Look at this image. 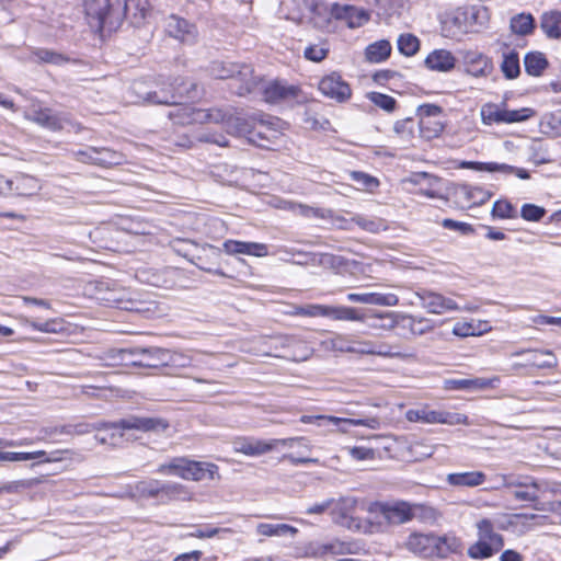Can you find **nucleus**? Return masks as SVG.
Returning <instances> with one entry per match:
<instances>
[{"label": "nucleus", "instance_id": "f257e3e1", "mask_svg": "<svg viewBox=\"0 0 561 561\" xmlns=\"http://www.w3.org/2000/svg\"><path fill=\"white\" fill-rule=\"evenodd\" d=\"M139 101L147 105H174L179 100H195L201 96L196 82L183 78L167 79L163 76L147 87L144 81H136L131 87Z\"/></svg>", "mask_w": 561, "mask_h": 561}, {"label": "nucleus", "instance_id": "f03ea898", "mask_svg": "<svg viewBox=\"0 0 561 561\" xmlns=\"http://www.w3.org/2000/svg\"><path fill=\"white\" fill-rule=\"evenodd\" d=\"M85 13L98 21V26L114 30L123 19L133 15L135 20L145 19L150 10L149 0H85Z\"/></svg>", "mask_w": 561, "mask_h": 561}, {"label": "nucleus", "instance_id": "7ed1b4c3", "mask_svg": "<svg viewBox=\"0 0 561 561\" xmlns=\"http://www.w3.org/2000/svg\"><path fill=\"white\" fill-rule=\"evenodd\" d=\"M210 73L216 79H231L230 89L239 96L251 93L259 83L257 78L253 76V68L247 64L214 61Z\"/></svg>", "mask_w": 561, "mask_h": 561}, {"label": "nucleus", "instance_id": "20e7f679", "mask_svg": "<svg viewBox=\"0 0 561 561\" xmlns=\"http://www.w3.org/2000/svg\"><path fill=\"white\" fill-rule=\"evenodd\" d=\"M279 124L278 118L259 111L245 115L237 113L236 115H229L227 119L229 130L239 135L248 134L251 136V140H254V137L266 138L263 129L276 131Z\"/></svg>", "mask_w": 561, "mask_h": 561}, {"label": "nucleus", "instance_id": "39448f33", "mask_svg": "<svg viewBox=\"0 0 561 561\" xmlns=\"http://www.w3.org/2000/svg\"><path fill=\"white\" fill-rule=\"evenodd\" d=\"M481 119L484 125L522 123L535 115L530 107L510 110L504 103H485L481 106Z\"/></svg>", "mask_w": 561, "mask_h": 561}, {"label": "nucleus", "instance_id": "423d86ee", "mask_svg": "<svg viewBox=\"0 0 561 561\" xmlns=\"http://www.w3.org/2000/svg\"><path fill=\"white\" fill-rule=\"evenodd\" d=\"M333 506H331L330 515L336 525L356 531H368L369 526L363 524L362 520L354 516L357 506V499L354 496L333 497Z\"/></svg>", "mask_w": 561, "mask_h": 561}, {"label": "nucleus", "instance_id": "0eeeda50", "mask_svg": "<svg viewBox=\"0 0 561 561\" xmlns=\"http://www.w3.org/2000/svg\"><path fill=\"white\" fill-rule=\"evenodd\" d=\"M295 443L304 444V437H291L282 439L263 440L254 437L239 438L233 442V449L236 453L243 454L250 457H257L272 451L277 445L291 447Z\"/></svg>", "mask_w": 561, "mask_h": 561}, {"label": "nucleus", "instance_id": "6e6552de", "mask_svg": "<svg viewBox=\"0 0 561 561\" xmlns=\"http://www.w3.org/2000/svg\"><path fill=\"white\" fill-rule=\"evenodd\" d=\"M489 20V9L483 5L458 7L450 18L453 25L462 33L472 32L477 26H484Z\"/></svg>", "mask_w": 561, "mask_h": 561}, {"label": "nucleus", "instance_id": "1a4fd4ad", "mask_svg": "<svg viewBox=\"0 0 561 561\" xmlns=\"http://www.w3.org/2000/svg\"><path fill=\"white\" fill-rule=\"evenodd\" d=\"M405 419L425 424L469 425L468 416L462 413L430 410L427 407L408 410Z\"/></svg>", "mask_w": 561, "mask_h": 561}, {"label": "nucleus", "instance_id": "9d476101", "mask_svg": "<svg viewBox=\"0 0 561 561\" xmlns=\"http://www.w3.org/2000/svg\"><path fill=\"white\" fill-rule=\"evenodd\" d=\"M376 318L381 320L382 323L375 324L374 327L383 329H393L397 325H401L404 329H409L414 335H422L432 330V325H430L428 320L424 318L417 319L413 316L400 314L397 312L378 313L376 314Z\"/></svg>", "mask_w": 561, "mask_h": 561}, {"label": "nucleus", "instance_id": "9b49d317", "mask_svg": "<svg viewBox=\"0 0 561 561\" xmlns=\"http://www.w3.org/2000/svg\"><path fill=\"white\" fill-rule=\"evenodd\" d=\"M169 426L170 424L165 419L138 415H129L117 422L105 425L106 428L111 430H136L140 432L152 433H162L167 431Z\"/></svg>", "mask_w": 561, "mask_h": 561}, {"label": "nucleus", "instance_id": "f8f14e48", "mask_svg": "<svg viewBox=\"0 0 561 561\" xmlns=\"http://www.w3.org/2000/svg\"><path fill=\"white\" fill-rule=\"evenodd\" d=\"M357 550V545L352 541H342L332 539L327 542H313L306 549V554L312 558L328 559L337 556L353 554Z\"/></svg>", "mask_w": 561, "mask_h": 561}, {"label": "nucleus", "instance_id": "ddd939ff", "mask_svg": "<svg viewBox=\"0 0 561 561\" xmlns=\"http://www.w3.org/2000/svg\"><path fill=\"white\" fill-rule=\"evenodd\" d=\"M26 117L51 131L61 130L68 125L75 127L68 114L58 113L48 107H34L26 113Z\"/></svg>", "mask_w": 561, "mask_h": 561}, {"label": "nucleus", "instance_id": "4468645a", "mask_svg": "<svg viewBox=\"0 0 561 561\" xmlns=\"http://www.w3.org/2000/svg\"><path fill=\"white\" fill-rule=\"evenodd\" d=\"M463 72L473 78H488L493 71L492 60L478 50H461Z\"/></svg>", "mask_w": 561, "mask_h": 561}, {"label": "nucleus", "instance_id": "2eb2a0df", "mask_svg": "<svg viewBox=\"0 0 561 561\" xmlns=\"http://www.w3.org/2000/svg\"><path fill=\"white\" fill-rule=\"evenodd\" d=\"M319 91L327 98L337 103H344L352 96L350 84L343 80L339 72H331L324 76L318 84Z\"/></svg>", "mask_w": 561, "mask_h": 561}, {"label": "nucleus", "instance_id": "dca6fc26", "mask_svg": "<svg viewBox=\"0 0 561 561\" xmlns=\"http://www.w3.org/2000/svg\"><path fill=\"white\" fill-rule=\"evenodd\" d=\"M414 295L421 306L430 313L443 314L459 309V305L455 300L433 290L419 289Z\"/></svg>", "mask_w": 561, "mask_h": 561}, {"label": "nucleus", "instance_id": "f3484780", "mask_svg": "<svg viewBox=\"0 0 561 561\" xmlns=\"http://www.w3.org/2000/svg\"><path fill=\"white\" fill-rule=\"evenodd\" d=\"M165 32L171 37L185 44L195 43L197 37L196 26L178 15H170L167 19Z\"/></svg>", "mask_w": 561, "mask_h": 561}, {"label": "nucleus", "instance_id": "a211bd4d", "mask_svg": "<svg viewBox=\"0 0 561 561\" xmlns=\"http://www.w3.org/2000/svg\"><path fill=\"white\" fill-rule=\"evenodd\" d=\"M376 510L387 524L401 525L413 518L411 506L404 502L388 504H375Z\"/></svg>", "mask_w": 561, "mask_h": 561}, {"label": "nucleus", "instance_id": "6ab92c4d", "mask_svg": "<svg viewBox=\"0 0 561 561\" xmlns=\"http://www.w3.org/2000/svg\"><path fill=\"white\" fill-rule=\"evenodd\" d=\"M301 93L299 87L294 84H287L283 81H273L268 83L264 90V100L267 103H278L282 101L295 100Z\"/></svg>", "mask_w": 561, "mask_h": 561}, {"label": "nucleus", "instance_id": "aec40b11", "mask_svg": "<svg viewBox=\"0 0 561 561\" xmlns=\"http://www.w3.org/2000/svg\"><path fill=\"white\" fill-rule=\"evenodd\" d=\"M295 343H298V337L294 335L278 334L274 336H265L262 341L263 346H265L262 354L265 356L285 358L284 355L288 354Z\"/></svg>", "mask_w": 561, "mask_h": 561}, {"label": "nucleus", "instance_id": "412c9836", "mask_svg": "<svg viewBox=\"0 0 561 561\" xmlns=\"http://www.w3.org/2000/svg\"><path fill=\"white\" fill-rule=\"evenodd\" d=\"M224 251L229 255L244 254L256 257H263L268 254V248L265 243L247 242L239 240H226L222 243Z\"/></svg>", "mask_w": 561, "mask_h": 561}, {"label": "nucleus", "instance_id": "4be33fe9", "mask_svg": "<svg viewBox=\"0 0 561 561\" xmlns=\"http://www.w3.org/2000/svg\"><path fill=\"white\" fill-rule=\"evenodd\" d=\"M61 453L62 451L60 450H56L48 455L45 450H36L31 453L2 450V462H20L27 460H37V463L56 462L62 459V457L60 456Z\"/></svg>", "mask_w": 561, "mask_h": 561}, {"label": "nucleus", "instance_id": "5701e85b", "mask_svg": "<svg viewBox=\"0 0 561 561\" xmlns=\"http://www.w3.org/2000/svg\"><path fill=\"white\" fill-rule=\"evenodd\" d=\"M434 558L446 559L450 554H457L462 551V541L453 533L442 536L434 534Z\"/></svg>", "mask_w": 561, "mask_h": 561}, {"label": "nucleus", "instance_id": "b1692460", "mask_svg": "<svg viewBox=\"0 0 561 561\" xmlns=\"http://www.w3.org/2000/svg\"><path fill=\"white\" fill-rule=\"evenodd\" d=\"M434 534H411L407 541L405 548L415 556L422 558H434Z\"/></svg>", "mask_w": 561, "mask_h": 561}, {"label": "nucleus", "instance_id": "393cba45", "mask_svg": "<svg viewBox=\"0 0 561 561\" xmlns=\"http://www.w3.org/2000/svg\"><path fill=\"white\" fill-rule=\"evenodd\" d=\"M528 354V358L523 364L524 366H530L536 368H554L558 365L556 355L549 350H522L515 352L514 356Z\"/></svg>", "mask_w": 561, "mask_h": 561}, {"label": "nucleus", "instance_id": "a878e982", "mask_svg": "<svg viewBox=\"0 0 561 561\" xmlns=\"http://www.w3.org/2000/svg\"><path fill=\"white\" fill-rule=\"evenodd\" d=\"M161 353H165V348L135 347L130 351V354L139 356L138 359L133 360V364L148 368L163 367L164 360L161 359L163 357Z\"/></svg>", "mask_w": 561, "mask_h": 561}, {"label": "nucleus", "instance_id": "bb28decb", "mask_svg": "<svg viewBox=\"0 0 561 561\" xmlns=\"http://www.w3.org/2000/svg\"><path fill=\"white\" fill-rule=\"evenodd\" d=\"M8 190L19 196H32L41 190L36 178L27 174H19L7 181Z\"/></svg>", "mask_w": 561, "mask_h": 561}, {"label": "nucleus", "instance_id": "cd10ccee", "mask_svg": "<svg viewBox=\"0 0 561 561\" xmlns=\"http://www.w3.org/2000/svg\"><path fill=\"white\" fill-rule=\"evenodd\" d=\"M425 65L431 70L448 72L455 68L456 58L449 50L436 49L426 57Z\"/></svg>", "mask_w": 561, "mask_h": 561}, {"label": "nucleus", "instance_id": "c85d7f7f", "mask_svg": "<svg viewBox=\"0 0 561 561\" xmlns=\"http://www.w3.org/2000/svg\"><path fill=\"white\" fill-rule=\"evenodd\" d=\"M188 480L203 481L219 479V468L213 462L190 460Z\"/></svg>", "mask_w": 561, "mask_h": 561}, {"label": "nucleus", "instance_id": "c756f323", "mask_svg": "<svg viewBox=\"0 0 561 561\" xmlns=\"http://www.w3.org/2000/svg\"><path fill=\"white\" fill-rule=\"evenodd\" d=\"M88 153L91 159V163L101 167L117 165L124 160V156L121 152L105 147H89Z\"/></svg>", "mask_w": 561, "mask_h": 561}, {"label": "nucleus", "instance_id": "7c9ffc66", "mask_svg": "<svg viewBox=\"0 0 561 561\" xmlns=\"http://www.w3.org/2000/svg\"><path fill=\"white\" fill-rule=\"evenodd\" d=\"M486 480V476L482 471H467L448 473L446 481L451 486L474 488L481 485Z\"/></svg>", "mask_w": 561, "mask_h": 561}, {"label": "nucleus", "instance_id": "2f4dec72", "mask_svg": "<svg viewBox=\"0 0 561 561\" xmlns=\"http://www.w3.org/2000/svg\"><path fill=\"white\" fill-rule=\"evenodd\" d=\"M478 538L495 547L502 549L504 547L503 536L495 531L494 525L489 518H482L476 524Z\"/></svg>", "mask_w": 561, "mask_h": 561}, {"label": "nucleus", "instance_id": "473e14b6", "mask_svg": "<svg viewBox=\"0 0 561 561\" xmlns=\"http://www.w3.org/2000/svg\"><path fill=\"white\" fill-rule=\"evenodd\" d=\"M173 106L174 108L169 112L168 116L175 124L188 125L199 123V121H197V113L199 108H195L188 104H183L182 100H179V104H174Z\"/></svg>", "mask_w": 561, "mask_h": 561}, {"label": "nucleus", "instance_id": "72a5a7b5", "mask_svg": "<svg viewBox=\"0 0 561 561\" xmlns=\"http://www.w3.org/2000/svg\"><path fill=\"white\" fill-rule=\"evenodd\" d=\"M325 317L337 321L364 322L365 316L356 308L347 306H327Z\"/></svg>", "mask_w": 561, "mask_h": 561}, {"label": "nucleus", "instance_id": "f704fd0d", "mask_svg": "<svg viewBox=\"0 0 561 561\" xmlns=\"http://www.w3.org/2000/svg\"><path fill=\"white\" fill-rule=\"evenodd\" d=\"M256 534L263 537H295L298 529L288 524L260 523L256 525Z\"/></svg>", "mask_w": 561, "mask_h": 561}, {"label": "nucleus", "instance_id": "c9c22d12", "mask_svg": "<svg viewBox=\"0 0 561 561\" xmlns=\"http://www.w3.org/2000/svg\"><path fill=\"white\" fill-rule=\"evenodd\" d=\"M188 467H190V459L185 457H175L172 458L169 462L161 463L157 472L161 474H168V476H176L184 480H188Z\"/></svg>", "mask_w": 561, "mask_h": 561}, {"label": "nucleus", "instance_id": "e433bc0d", "mask_svg": "<svg viewBox=\"0 0 561 561\" xmlns=\"http://www.w3.org/2000/svg\"><path fill=\"white\" fill-rule=\"evenodd\" d=\"M324 351L351 353L354 351V343L344 334L332 333L330 336L321 341Z\"/></svg>", "mask_w": 561, "mask_h": 561}, {"label": "nucleus", "instance_id": "4c0bfd02", "mask_svg": "<svg viewBox=\"0 0 561 561\" xmlns=\"http://www.w3.org/2000/svg\"><path fill=\"white\" fill-rule=\"evenodd\" d=\"M391 49V44L387 39H380L366 47L365 57L369 62L379 64L390 56Z\"/></svg>", "mask_w": 561, "mask_h": 561}, {"label": "nucleus", "instance_id": "58836bf2", "mask_svg": "<svg viewBox=\"0 0 561 561\" xmlns=\"http://www.w3.org/2000/svg\"><path fill=\"white\" fill-rule=\"evenodd\" d=\"M350 221L356 224L360 229L370 233H379L380 231H386L388 229L387 221L379 217H369L357 214L353 216Z\"/></svg>", "mask_w": 561, "mask_h": 561}, {"label": "nucleus", "instance_id": "ea45409f", "mask_svg": "<svg viewBox=\"0 0 561 561\" xmlns=\"http://www.w3.org/2000/svg\"><path fill=\"white\" fill-rule=\"evenodd\" d=\"M540 27L549 38L561 37V12L552 11L541 16Z\"/></svg>", "mask_w": 561, "mask_h": 561}, {"label": "nucleus", "instance_id": "a19ab883", "mask_svg": "<svg viewBox=\"0 0 561 561\" xmlns=\"http://www.w3.org/2000/svg\"><path fill=\"white\" fill-rule=\"evenodd\" d=\"M525 71L529 76L539 77L548 67V60L540 51H530L524 58Z\"/></svg>", "mask_w": 561, "mask_h": 561}, {"label": "nucleus", "instance_id": "79ce46f5", "mask_svg": "<svg viewBox=\"0 0 561 561\" xmlns=\"http://www.w3.org/2000/svg\"><path fill=\"white\" fill-rule=\"evenodd\" d=\"M511 31L514 34L526 36L533 33L535 28V19L530 13H519L510 21Z\"/></svg>", "mask_w": 561, "mask_h": 561}, {"label": "nucleus", "instance_id": "37998d69", "mask_svg": "<svg viewBox=\"0 0 561 561\" xmlns=\"http://www.w3.org/2000/svg\"><path fill=\"white\" fill-rule=\"evenodd\" d=\"M231 528L215 527L210 524H205L196 527L193 531L188 533V537L206 539L218 537L219 539H226L228 535L232 534Z\"/></svg>", "mask_w": 561, "mask_h": 561}, {"label": "nucleus", "instance_id": "c03bdc74", "mask_svg": "<svg viewBox=\"0 0 561 561\" xmlns=\"http://www.w3.org/2000/svg\"><path fill=\"white\" fill-rule=\"evenodd\" d=\"M32 58L36 62L51 64L61 66L68 62V57L47 48H37L32 53Z\"/></svg>", "mask_w": 561, "mask_h": 561}, {"label": "nucleus", "instance_id": "a18cd8bd", "mask_svg": "<svg viewBox=\"0 0 561 561\" xmlns=\"http://www.w3.org/2000/svg\"><path fill=\"white\" fill-rule=\"evenodd\" d=\"M499 551L500 549H495V547L478 538V540L468 548L467 553L471 559L483 560L491 558Z\"/></svg>", "mask_w": 561, "mask_h": 561}, {"label": "nucleus", "instance_id": "49530a36", "mask_svg": "<svg viewBox=\"0 0 561 561\" xmlns=\"http://www.w3.org/2000/svg\"><path fill=\"white\" fill-rule=\"evenodd\" d=\"M501 69L507 79H515L520 73L519 57L514 50L504 54Z\"/></svg>", "mask_w": 561, "mask_h": 561}, {"label": "nucleus", "instance_id": "de8ad7c7", "mask_svg": "<svg viewBox=\"0 0 561 561\" xmlns=\"http://www.w3.org/2000/svg\"><path fill=\"white\" fill-rule=\"evenodd\" d=\"M399 51L408 57L414 56L420 49V39L410 33L401 34L397 42Z\"/></svg>", "mask_w": 561, "mask_h": 561}, {"label": "nucleus", "instance_id": "09e8293b", "mask_svg": "<svg viewBox=\"0 0 561 561\" xmlns=\"http://www.w3.org/2000/svg\"><path fill=\"white\" fill-rule=\"evenodd\" d=\"M162 354V360H164L163 367H172V368H184L192 365V357L179 352H171L165 350V353Z\"/></svg>", "mask_w": 561, "mask_h": 561}, {"label": "nucleus", "instance_id": "8fccbe9b", "mask_svg": "<svg viewBox=\"0 0 561 561\" xmlns=\"http://www.w3.org/2000/svg\"><path fill=\"white\" fill-rule=\"evenodd\" d=\"M489 383L481 378L476 379H448L445 381V387L449 390H469L477 388H484Z\"/></svg>", "mask_w": 561, "mask_h": 561}, {"label": "nucleus", "instance_id": "3c124183", "mask_svg": "<svg viewBox=\"0 0 561 561\" xmlns=\"http://www.w3.org/2000/svg\"><path fill=\"white\" fill-rule=\"evenodd\" d=\"M229 117V114L221 108H209V110H198L197 121L199 124L204 123H226Z\"/></svg>", "mask_w": 561, "mask_h": 561}, {"label": "nucleus", "instance_id": "603ef678", "mask_svg": "<svg viewBox=\"0 0 561 561\" xmlns=\"http://www.w3.org/2000/svg\"><path fill=\"white\" fill-rule=\"evenodd\" d=\"M162 482L159 480L139 481L135 485V491L140 496L154 497L161 493Z\"/></svg>", "mask_w": 561, "mask_h": 561}, {"label": "nucleus", "instance_id": "864d4df0", "mask_svg": "<svg viewBox=\"0 0 561 561\" xmlns=\"http://www.w3.org/2000/svg\"><path fill=\"white\" fill-rule=\"evenodd\" d=\"M327 305L310 304L305 306H295L290 314L309 318L325 317Z\"/></svg>", "mask_w": 561, "mask_h": 561}, {"label": "nucleus", "instance_id": "5fc2aeb1", "mask_svg": "<svg viewBox=\"0 0 561 561\" xmlns=\"http://www.w3.org/2000/svg\"><path fill=\"white\" fill-rule=\"evenodd\" d=\"M367 98L371 103L386 112H393L397 105L394 98L380 92H369Z\"/></svg>", "mask_w": 561, "mask_h": 561}, {"label": "nucleus", "instance_id": "6e6d98bb", "mask_svg": "<svg viewBox=\"0 0 561 561\" xmlns=\"http://www.w3.org/2000/svg\"><path fill=\"white\" fill-rule=\"evenodd\" d=\"M399 304V298L392 293H369L368 305L394 307Z\"/></svg>", "mask_w": 561, "mask_h": 561}, {"label": "nucleus", "instance_id": "4d7b16f0", "mask_svg": "<svg viewBox=\"0 0 561 561\" xmlns=\"http://www.w3.org/2000/svg\"><path fill=\"white\" fill-rule=\"evenodd\" d=\"M342 417L331 415H302L300 422L304 424H317L318 426H325L329 424L340 426Z\"/></svg>", "mask_w": 561, "mask_h": 561}, {"label": "nucleus", "instance_id": "13d9d810", "mask_svg": "<svg viewBox=\"0 0 561 561\" xmlns=\"http://www.w3.org/2000/svg\"><path fill=\"white\" fill-rule=\"evenodd\" d=\"M543 491H546V489L541 483L537 481V488H525V490H516L513 492V496L517 501L537 502L539 500V492Z\"/></svg>", "mask_w": 561, "mask_h": 561}, {"label": "nucleus", "instance_id": "bf43d9fd", "mask_svg": "<svg viewBox=\"0 0 561 561\" xmlns=\"http://www.w3.org/2000/svg\"><path fill=\"white\" fill-rule=\"evenodd\" d=\"M503 486L505 488H537V480L530 477H515L513 474L503 476Z\"/></svg>", "mask_w": 561, "mask_h": 561}, {"label": "nucleus", "instance_id": "052dcab7", "mask_svg": "<svg viewBox=\"0 0 561 561\" xmlns=\"http://www.w3.org/2000/svg\"><path fill=\"white\" fill-rule=\"evenodd\" d=\"M328 53L329 48L325 44H313L305 48L304 56L310 61L320 62L327 57Z\"/></svg>", "mask_w": 561, "mask_h": 561}, {"label": "nucleus", "instance_id": "680f3d73", "mask_svg": "<svg viewBox=\"0 0 561 561\" xmlns=\"http://www.w3.org/2000/svg\"><path fill=\"white\" fill-rule=\"evenodd\" d=\"M546 215L543 207L535 204H524L520 209V216L527 221H539Z\"/></svg>", "mask_w": 561, "mask_h": 561}, {"label": "nucleus", "instance_id": "e2e57ef3", "mask_svg": "<svg viewBox=\"0 0 561 561\" xmlns=\"http://www.w3.org/2000/svg\"><path fill=\"white\" fill-rule=\"evenodd\" d=\"M311 353L308 345L298 339V343H295L294 347L284 357L293 360H306L311 356Z\"/></svg>", "mask_w": 561, "mask_h": 561}, {"label": "nucleus", "instance_id": "0e129e2a", "mask_svg": "<svg viewBox=\"0 0 561 561\" xmlns=\"http://www.w3.org/2000/svg\"><path fill=\"white\" fill-rule=\"evenodd\" d=\"M463 169H472L476 171L495 172L497 170H508L503 165H497V162H478V161H463L460 164Z\"/></svg>", "mask_w": 561, "mask_h": 561}, {"label": "nucleus", "instance_id": "69168bd1", "mask_svg": "<svg viewBox=\"0 0 561 561\" xmlns=\"http://www.w3.org/2000/svg\"><path fill=\"white\" fill-rule=\"evenodd\" d=\"M492 215L499 218H513L515 217V208L506 201H497L493 205Z\"/></svg>", "mask_w": 561, "mask_h": 561}, {"label": "nucleus", "instance_id": "338daca9", "mask_svg": "<svg viewBox=\"0 0 561 561\" xmlns=\"http://www.w3.org/2000/svg\"><path fill=\"white\" fill-rule=\"evenodd\" d=\"M442 113V107L435 104H422L417 108L420 125L423 127L427 118L436 117Z\"/></svg>", "mask_w": 561, "mask_h": 561}, {"label": "nucleus", "instance_id": "774afa93", "mask_svg": "<svg viewBox=\"0 0 561 561\" xmlns=\"http://www.w3.org/2000/svg\"><path fill=\"white\" fill-rule=\"evenodd\" d=\"M375 355L389 358H403L407 356V354L396 350L393 346L383 342H375Z\"/></svg>", "mask_w": 561, "mask_h": 561}]
</instances>
